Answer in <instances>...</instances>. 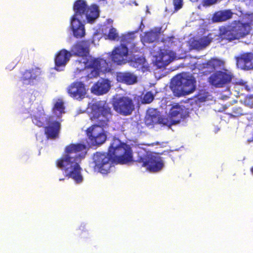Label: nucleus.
Wrapping results in <instances>:
<instances>
[{"label":"nucleus","instance_id":"obj_36","mask_svg":"<svg viewBox=\"0 0 253 253\" xmlns=\"http://www.w3.org/2000/svg\"><path fill=\"white\" fill-rule=\"evenodd\" d=\"M217 1V0H203V3L204 5H210L214 4Z\"/></svg>","mask_w":253,"mask_h":253},{"label":"nucleus","instance_id":"obj_11","mask_svg":"<svg viewBox=\"0 0 253 253\" xmlns=\"http://www.w3.org/2000/svg\"><path fill=\"white\" fill-rule=\"evenodd\" d=\"M86 134L91 146H99L107 140V134L103 128L91 126L86 130Z\"/></svg>","mask_w":253,"mask_h":253},{"label":"nucleus","instance_id":"obj_12","mask_svg":"<svg viewBox=\"0 0 253 253\" xmlns=\"http://www.w3.org/2000/svg\"><path fill=\"white\" fill-rule=\"evenodd\" d=\"M72 55L80 56L82 57V60L76 61V64H80L83 63L84 59L88 58L89 60L91 57L89 56V44L86 41H79L75 42L71 47L70 51Z\"/></svg>","mask_w":253,"mask_h":253},{"label":"nucleus","instance_id":"obj_14","mask_svg":"<svg viewBox=\"0 0 253 253\" xmlns=\"http://www.w3.org/2000/svg\"><path fill=\"white\" fill-rule=\"evenodd\" d=\"M52 119V116L46 118V126L44 127V131L48 139H55L59 136L61 125L59 122Z\"/></svg>","mask_w":253,"mask_h":253},{"label":"nucleus","instance_id":"obj_31","mask_svg":"<svg viewBox=\"0 0 253 253\" xmlns=\"http://www.w3.org/2000/svg\"><path fill=\"white\" fill-rule=\"evenodd\" d=\"M229 115H230L231 117H238L240 116H241L242 115H245L246 113H245L243 112V109L238 106L234 107L232 108V112L231 113L228 114Z\"/></svg>","mask_w":253,"mask_h":253},{"label":"nucleus","instance_id":"obj_2","mask_svg":"<svg viewBox=\"0 0 253 253\" xmlns=\"http://www.w3.org/2000/svg\"><path fill=\"white\" fill-rule=\"evenodd\" d=\"M86 150L85 144H70L65 147L64 153L55 162L56 167L67 172L66 176L73 179L77 183H81L83 180L79 163L84 157Z\"/></svg>","mask_w":253,"mask_h":253},{"label":"nucleus","instance_id":"obj_30","mask_svg":"<svg viewBox=\"0 0 253 253\" xmlns=\"http://www.w3.org/2000/svg\"><path fill=\"white\" fill-rule=\"evenodd\" d=\"M107 38L112 41H118L119 40V34L117 32L116 29L115 28L111 27L109 31L108 34L107 35Z\"/></svg>","mask_w":253,"mask_h":253},{"label":"nucleus","instance_id":"obj_32","mask_svg":"<svg viewBox=\"0 0 253 253\" xmlns=\"http://www.w3.org/2000/svg\"><path fill=\"white\" fill-rule=\"evenodd\" d=\"M154 99V96L151 91L147 92L142 98V103L148 104L153 101Z\"/></svg>","mask_w":253,"mask_h":253},{"label":"nucleus","instance_id":"obj_21","mask_svg":"<svg viewBox=\"0 0 253 253\" xmlns=\"http://www.w3.org/2000/svg\"><path fill=\"white\" fill-rule=\"evenodd\" d=\"M175 58V53L172 51H165L160 54L159 58L156 60V64L159 68L168 65Z\"/></svg>","mask_w":253,"mask_h":253},{"label":"nucleus","instance_id":"obj_27","mask_svg":"<svg viewBox=\"0 0 253 253\" xmlns=\"http://www.w3.org/2000/svg\"><path fill=\"white\" fill-rule=\"evenodd\" d=\"M45 114L43 110H39L31 115V118L33 124L39 127H42L46 119H44Z\"/></svg>","mask_w":253,"mask_h":253},{"label":"nucleus","instance_id":"obj_7","mask_svg":"<svg viewBox=\"0 0 253 253\" xmlns=\"http://www.w3.org/2000/svg\"><path fill=\"white\" fill-rule=\"evenodd\" d=\"M83 66L80 68L77 67L75 72L76 73L84 71L86 68L92 69L90 73L87 75L89 78L97 77L99 75L100 72H109L111 71L110 61H107L103 58H88L84 59L83 62Z\"/></svg>","mask_w":253,"mask_h":253},{"label":"nucleus","instance_id":"obj_28","mask_svg":"<svg viewBox=\"0 0 253 253\" xmlns=\"http://www.w3.org/2000/svg\"><path fill=\"white\" fill-rule=\"evenodd\" d=\"M160 35L159 31L151 30L145 33L144 39L149 43H152L156 40Z\"/></svg>","mask_w":253,"mask_h":253},{"label":"nucleus","instance_id":"obj_23","mask_svg":"<svg viewBox=\"0 0 253 253\" xmlns=\"http://www.w3.org/2000/svg\"><path fill=\"white\" fill-rule=\"evenodd\" d=\"M166 119L161 118L157 113H148L145 117L144 122L147 126H153L156 124H166Z\"/></svg>","mask_w":253,"mask_h":253},{"label":"nucleus","instance_id":"obj_22","mask_svg":"<svg viewBox=\"0 0 253 253\" xmlns=\"http://www.w3.org/2000/svg\"><path fill=\"white\" fill-rule=\"evenodd\" d=\"M116 77L118 82L127 84H132L137 82V77L130 72H119Z\"/></svg>","mask_w":253,"mask_h":253},{"label":"nucleus","instance_id":"obj_3","mask_svg":"<svg viewBox=\"0 0 253 253\" xmlns=\"http://www.w3.org/2000/svg\"><path fill=\"white\" fill-rule=\"evenodd\" d=\"M75 14L71 20V27L73 35L76 38H81L85 35L84 24L82 23L78 16L82 17L84 15L88 23H92L98 16L99 11L98 7L93 4L89 7L85 0H77L73 6Z\"/></svg>","mask_w":253,"mask_h":253},{"label":"nucleus","instance_id":"obj_1","mask_svg":"<svg viewBox=\"0 0 253 253\" xmlns=\"http://www.w3.org/2000/svg\"><path fill=\"white\" fill-rule=\"evenodd\" d=\"M95 167L103 174L110 171L114 160L121 164H126L132 161L130 147L122 143L118 139H114L107 152H96L93 156Z\"/></svg>","mask_w":253,"mask_h":253},{"label":"nucleus","instance_id":"obj_8","mask_svg":"<svg viewBox=\"0 0 253 253\" xmlns=\"http://www.w3.org/2000/svg\"><path fill=\"white\" fill-rule=\"evenodd\" d=\"M135 162L138 166L146 168L148 170L153 172L160 171L164 167L161 157L148 152L139 155Z\"/></svg>","mask_w":253,"mask_h":253},{"label":"nucleus","instance_id":"obj_15","mask_svg":"<svg viewBox=\"0 0 253 253\" xmlns=\"http://www.w3.org/2000/svg\"><path fill=\"white\" fill-rule=\"evenodd\" d=\"M41 68L34 67L25 70L22 74L20 80L24 84L33 85L41 75Z\"/></svg>","mask_w":253,"mask_h":253},{"label":"nucleus","instance_id":"obj_37","mask_svg":"<svg viewBox=\"0 0 253 253\" xmlns=\"http://www.w3.org/2000/svg\"><path fill=\"white\" fill-rule=\"evenodd\" d=\"M79 230L81 231V232H83V231L85 232L86 230L85 229V227L84 224H82L79 229Z\"/></svg>","mask_w":253,"mask_h":253},{"label":"nucleus","instance_id":"obj_24","mask_svg":"<svg viewBox=\"0 0 253 253\" xmlns=\"http://www.w3.org/2000/svg\"><path fill=\"white\" fill-rule=\"evenodd\" d=\"M225 62L217 58H212L203 64L204 68H207L211 71H214L217 69L224 68Z\"/></svg>","mask_w":253,"mask_h":253},{"label":"nucleus","instance_id":"obj_33","mask_svg":"<svg viewBox=\"0 0 253 253\" xmlns=\"http://www.w3.org/2000/svg\"><path fill=\"white\" fill-rule=\"evenodd\" d=\"M64 109V102L61 99H58V100L55 102L53 108L54 110L58 111L61 114L65 112Z\"/></svg>","mask_w":253,"mask_h":253},{"label":"nucleus","instance_id":"obj_19","mask_svg":"<svg viewBox=\"0 0 253 253\" xmlns=\"http://www.w3.org/2000/svg\"><path fill=\"white\" fill-rule=\"evenodd\" d=\"M238 66L250 69L253 68V53L246 52L235 57Z\"/></svg>","mask_w":253,"mask_h":253},{"label":"nucleus","instance_id":"obj_17","mask_svg":"<svg viewBox=\"0 0 253 253\" xmlns=\"http://www.w3.org/2000/svg\"><path fill=\"white\" fill-rule=\"evenodd\" d=\"M169 115L172 121L170 125L179 123L182 120L188 116V113L184 106L177 104L170 108Z\"/></svg>","mask_w":253,"mask_h":253},{"label":"nucleus","instance_id":"obj_9","mask_svg":"<svg viewBox=\"0 0 253 253\" xmlns=\"http://www.w3.org/2000/svg\"><path fill=\"white\" fill-rule=\"evenodd\" d=\"M114 110L119 115L127 116L132 114L135 109V104L129 97L122 96L115 98L112 101Z\"/></svg>","mask_w":253,"mask_h":253},{"label":"nucleus","instance_id":"obj_34","mask_svg":"<svg viewBox=\"0 0 253 253\" xmlns=\"http://www.w3.org/2000/svg\"><path fill=\"white\" fill-rule=\"evenodd\" d=\"M134 63L136 67L142 68L145 66L146 59L144 57L141 56L134 59Z\"/></svg>","mask_w":253,"mask_h":253},{"label":"nucleus","instance_id":"obj_25","mask_svg":"<svg viewBox=\"0 0 253 253\" xmlns=\"http://www.w3.org/2000/svg\"><path fill=\"white\" fill-rule=\"evenodd\" d=\"M233 12L230 9L220 10L215 12L212 17L214 22L225 21L232 18Z\"/></svg>","mask_w":253,"mask_h":253},{"label":"nucleus","instance_id":"obj_26","mask_svg":"<svg viewBox=\"0 0 253 253\" xmlns=\"http://www.w3.org/2000/svg\"><path fill=\"white\" fill-rule=\"evenodd\" d=\"M211 40L208 37H203L199 39L193 40L190 44L191 48L197 50H201L207 47Z\"/></svg>","mask_w":253,"mask_h":253},{"label":"nucleus","instance_id":"obj_16","mask_svg":"<svg viewBox=\"0 0 253 253\" xmlns=\"http://www.w3.org/2000/svg\"><path fill=\"white\" fill-rule=\"evenodd\" d=\"M128 54V49L125 45H121L115 47L111 53L108 54V57L111 61L117 65H122L126 63V57Z\"/></svg>","mask_w":253,"mask_h":253},{"label":"nucleus","instance_id":"obj_4","mask_svg":"<svg viewBox=\"0 0 253 253\" xmlns=\"http://www.w3.org/2000/svg\"><path fill=\"white\" fill-rule=\"evenodd\" d=\"M252 24V21L243 23L239 20L234 21L230 25L219 28L218 39L228 43L243 39L250 34Z\"/></svg>","mask_w":253,"mask_h":253},{"label":"nucleus","instance_id":"obj_5","mask_svg":"<svg viewBox=\"0 0 253 253\" xmlns=\"http://www.w3.org/2000/svg\"><path fill=\"white\" fill-rule=\"evenodd\" d=\"M196 84V79L193 75L183 73L177 75L172 79L170 89L175 96H184L195 90Z\"/></svg>","mask_w":253,"mask_h":253},{"label":"nucleus","instance_id":"obj_35","mask_svg":"<svg viewBox=\"0 0 253 253\" xmlns=\"http://www.w3.org/2000/svg\"><path fill=\"white\" fill-rule=\"evenodd\" d=\"M174 9L177 11L180 9L183 5V0H172Z\"/></svg>","mask_w":253,"mask_h":253},{"label":"nucleus","instance_id":"obj_13","mask_svg":"<svg viewBox=\"0 0 253 253\" xmlns=\"http://www.w3.org/2000/svg\"><path fill=\"white\" fill-rule=\"evenodd\" d=\"M67 90L70 97L79 101L84 98L87 93L84 84L80 81H76L71 84Z\"/></svg>","mask_w":253,"mask_h":253},{"label":"nucleus","instance_id":"obj_20","mask_svg":"<svg viewBox=\"0 0 253 253\" xmlns=\"http://www.w3.org/2000/svg\"><path fill=\"white\" fill-rule=\"evenodd\" d=\"M110 88V81L107 79H101L95 83L91 88L92 93L100 95L107 93Z\"/></svg>","mask_w":253,"mask_h":253},{"label":"nucleus","instance_id":"obj_18","mask_svg":"<svg viewBox=\"0 0 253 253\" xmlns=\"http://www.w3.org/2000/svg\"><path fill=\"white\" fill-rule=\"evenodd\" d=\"M71 56L72 54L71 52L65 49H62L60 50L56 54L55 57L54 69L58 71L63 70V69L60 68L65 66Z\"/></svg>","mask_w":253,"mask_h":253},{"label":"nucleus","instance_id":"obj_39","mask_svg":"<svg viewBox=\"0 0 253 253\" xmlns=\"http://www.w3.org/2000/svg\"><path fill=\"white\" fill-rule=\"evenodd\" d=\"M191 1H197L198 0H191Z\"/></svg>","mask_w":253,"mask_h":253},{"label":"nucleus","instance_id":"obj_29","mask_svg":"<svg viewBox=\"0 0 253 253\" xmlns=\"http://www.w3.org/2000/svg\"><path fill=\"white\" fill-rule=\"evenodd\" d=\"M162 42L168 47L174 48L177 45L178 40L174 36L168 37L162 40Z\"/></svg>","mask_w":253,"mask_h":253},{"label":"nucleus","instance_id":"obj_10","mask_svg":"<svg viewBox=\"0 0 253 253\" xmlns=\"http://www.w3.org/2000/svg\"><path fill=\"white\" fill-rule=\"evenodd\" d=\"M234 75L232 72L226 68H222L221 70L215 71L209 78V83L215 87H223L229 84Z\"/></svg>","mask_w":253,"mask_h":253},{"label":"nucleus","instance_id":"obj_6","mask_svg":"<svg viewBox=\"0 0 253 253\" xmlns=\"http://www.w3.org/2000/svg\"><path fill=\"white\" fill-rule=\"evenodd\" d=\"M90 119L94 123L92 126L104 128L109 126L113 112L108 103L99 101L92 104L90 107Z\"/></svg>","mask_w":253,"mask_h":253},{"label":"nucleus","instance_id":"obj_38","mask_svg":"<svg viewBox=\"0 0 253 253\" xmlns=\"http://www.w3.org/2000/svg\"><path fill=\"white\" fill-rule=\"evenodd\" d=\"M251 171L252 173L253 174V166L251 168Z\"/></svg>","mask_w":253,"mask_h":253}]
</instances>
